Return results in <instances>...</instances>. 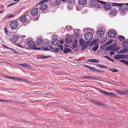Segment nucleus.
<instances>
[{"label":"nucleus","instance_id":"obj_20","mask_svg":"<svg viewBox=\"0 0 128 128\" xmlns=\"http://www.w3.org/2000/svg\"><path fill=\"white\" fill-rule=\"evenodd\" d=\"M88 62H99V60L95 59H90L87 60Z\"/></svg>","mask_w":128,"mask_h":128},{"label":"nucleus","instance_id":"obj_31","mask_svg":"<svg viewBox=\"0 0 128 128\" xmlns=\"http://www.w3.org/2000/svg\"><path fill=\"white\" fill-rule=\"evenodd\" d=\"M110 70L114 72H117L118 71V70L116 68H108Z\"/></svg>","mask_w":128,"mask_h":128},{"label":"nucleus","instance_id":"obj_41","mask_svg":"<svg viewBox=\"0 0 128 128\" xmlns=\"http://www.w3.org/2000/svg\"><path fill=\"white\" fill-rule=\"evenodd\" d=\"M8 49L10 50L11 51H13V52L15 53H18V52L16 50L12 48H8Z\"/></svg>","mask_w":128,"mask_h":128},{"label":"nucleus","instance_id":"obj_38","mask_svg":"<svg viewBox=\"0 0 128 128\" xmlns=\"http://www.w3.org/2000/svg\"><path fill=\"white\" fill-rule=\"evenodd\" d=\"M94 103L97 104L99 106L102 105V104L100 102L94 101Z\"/></svg>","mask_w":128,"mask_h":128},{"label":"nucleus","instance_id":"obj_49","mask_svg":"<svg viewBox=\"0 0 128 128\" xmlns=\"http://www.w3.org/2000/svg\"><path fill=\"white\" fill-rule=\"evenodd\" d=\"M21 78H18V77H14V79L17 80H21Z\"/></svg>","mask_w":128,"mask_h":128},{"label":"nucleus","instance_id":"obj_57","mask_svg":"<svg viewBox=\"0 0 128 128\" xmlns=\"http://www.w3.org/2000/svg\"><path fill=\"white\" fill-rule=\"evenodd\" d=\"M64 42V41L63 40H61L60 41V44H63Z\"/></svg>","mask_w":128,"mask_h":128},{"label":"nucleus","instance_id":"obj_26","mask_svg":"<svg viewBox=\"0 0 128 128\" xmlns=\"http://www.w3.org/2000/svg\"><path fill=\"white\" fill-rule=\"evenodd\" d=\"M82 78H89L92 79H95L94 77L90 76H82Z\"/></svg>","mask_w":128,"mask_h":128},{"label":"nucleus","instance_id":"obj_61","mask_svg":"<svg viewBox=\"0 0 128 128\" xmlns=\"http://www.w3.org/2000/svg\"><path fill=\"white\" fill-rule=\"evenodd\" d=\"M90 70H94L95 71H96V69L94 67H91V69H90Z\"/></svg>","mask_w":128,"mask_h":128},{"label":"nucleus","instance_id":"obj_10","mask_svg":"<svg viewBox=\"0 0 128 128\" xmlns=\"http://www.w3.org/2000/svg\"><path fill=\"white\" fill-rule=\"evenodd\" d=\"M110 9L111 12L110 13V14L112 15H115L116 13L117 12L115 6H113L112 5V6Z\"/></svg>","mask_w":128,"mask_h":128},{"label":"nucleus","instance_id":"obj_46","mask_svg":"<svg viewBox=\"0 0 128 128\" xmlns=\"http://www.w3.org/2000/svg\"><path fill=\"white\" fill-rule=\"evenodd\" d=\"M72 40H71V41H69L68 40V38H66L65 42L67 43H70V42H72Z\"/></svg>","mask_w":128,"mask_h":128},{"label":"nucleus","instance_id":"obj_14","mask_svg":"<svg viewBox=\"0 0 128 128\" xmlns=\"http://www.w3.org/2000/svg\"><path fill=\"white\" fill-rule=\"evenodd\" d=\"M97 0H89V4L95 6L96 4V2H98V1H97Z\"/></svg>","mask_w":128,"mask_h":128},{"label":"nucleus","instance_id":"obj_9","mask_svg":"<svg viewBox=\"0 0 128 128\" xmlns=\"http://www.w3.org/2000/svg\"><path fill=\"white\" fill-rule=\"evenodd\" d=\"M41 4V5L39 6V8L41 10L43 11L46 10L48 7V5L47 4L44 3L43 4V3Z\"/></svg>","mask_w":128,"mask_h":128},{"label":"nucleus","instance_id":"obj_4","mask_svg":"<svg viewBox=\"0 0 128 128\" xmlns=\"http://www.w3.org/2000/svg\"><path fill=\"white\" fill-rule=\"evenodd\" d=\"M97 1H98L102 5H104V8L106 10H110L112 7L110 4H106L105 2L99 0H97Z\"/></svg>","mask_w":128,"mask_h":128},{"label":"nucleus","instance_id":"obj_52","mask_svg":"<svg viewBox=\"0 0 128 128\" xmlns=\"http://www.w3.org/2000/svg\"><path fill=\"white\" fill-rule=\"evenodd\" d=\"M21 81H27V79L26 78H21Z\"/></svg>","mask_w":128,"mask_h":128},{"label":"nucleus","instance_id":"obj_56","mask_svg":"<svg viewBox=\"0 0 128 128\" xmlns=\"http://www.w3.org/2000/svg\"><path fill=\"white\" fill-rule=\"evenodd\" d=\"M16 4V3H12L8 5V7L10 6H12V5H14L15 4Z\"/></svg>","mask_w":128,"mask_h":128},{"label":"nucleus","instance_id":"obj_27","mask_svg":"<svg viewBox=\"0 0 128 128\" xmlns=\"http://www.w3.org/2000/svg\"><path fill=\"white\" fill-rule=\"evenodd\" d=\"M114 58L116 59H119L120 58V54H116L114 56Z\"/></svg>","mask_w":128,"mask_h":128},{"label":"nucleus","instance_id":"obj_2","mask_svg":"<svg viewBox=\"0 0 128 128\" xmlns=\"http://www.w3.org/2000/svg\"><path fill=\"white\" fill-rule=\"evenodd\" d=\"M27 44L28 46V48L30 50H39L40 48H36V44L34 43V42L31 40H28L27 42Z\"/></svg>","mask_w":128,"mask_h":128},{"label":"nucleus","instance_id":"obj_12","mask_svg":"<svg viewBox=\"0 0 128 128\" xmlns=\"http://www.w3.org/2000/svg\"><path fill=\"white\" fill-rule=\"evenodd\" d=\"M43 43V40L41 38L38 39L36 42V43L37 46H41Z\"/></svg>","mask_w":128,"mask_h":128},{"label":"nucleus","instance_id":"obj_34","mask_svg":"<svg viewBox=\"0 0 128 128\" xmlns=\"http://www.w3.org/2000/svg\"><path fill=\"white\" fill-rule=\"evenodd\" d=\"M80 34L78 33H75L74 34V37L76 38L79 36Z\"/></svg>","mask_w":128,"mask_h":128},{"label":"nucleus","instance_id":"obj_32","mask_svg":"<svg viewBox=\"0 0 128 128\" xmlns=\"http://www.w3.org/2000/svg\"><path fill=\"white\" fill-rule=\"evenodd\" d=\"M85 43L84 40H83L81 38L80 40V45H83Z\"/></svg>","mask_w":128,"mask_h":128},{"label":"nucleus","instance_id":"obj_54","mask_svg":"<svg viewBox=\"0 0 128 128\" xmlns=\"http://www.w3.org/2000/svg\"><path fill=\"white\" fill-rule=\"evenodd\" d=\"M115 54L114 53V52H113L112 51H111L110 52V55H112V54Z\"/></svg>","mask_w":128,"mask_h":128},{"label":"nucleus","instance_id":"obj_22","mask_svg":"<svg viewBox=\"0 0 128 128\" xmlns=\"http://www.w3.org/2000/svg\"><path fill=\"white\" fill-rule=\"evenodd\" d=\"M122 45L124 48H128V41H124L122 43Z\"/></svg>","mask_w":128,"mask_h":128},{"label":"nucleus","instance_id":"obj_36","mask_svg":"<svg viewBox=\"0 0 128 128\" xmlns=\"http://www.w3.org/2000/svg\"><path fill=\"white\" fill-rule=\"evenodd\" d=\"M55 38H54V37H52V40H51V42L52 44H55L56 40H55Z\"/></svg>","mask_w":128,"mask_h":128},{"label":"nucleus","instance_id":"obj_37","mask_svg":"<svg viewBox=\"0 0 128 128\" xmlns=\"http://www.w3.org/2000/svg\"><path fill=\"white\" fill-rule=\"evenodd\" d=\"M113 41L112 40H110L108 42H107L105 44L106 45H108L110 43H111Z\"/></svg>","mask_w":128,"mask_h":128},{"label":"nucleus","instance_id":"obj_55","mask_svg":"<svg viewBox=\"0 0 128 128\" xmlns=\"http://www.w3.org/2000/svg\"><path fill=\"white\" fill-rule=\"evenodd\" d=\"M85 66L87 68H88L90 69V70L91 67L88 66V65H85Z\"/></svg>","mask_w":128,"mask_h":128},{"label":"nucleus","instance_id":"obj_63","mask_svg":"<svg viewBox=\"0 0 128 128\" xmlns=\"http://www.w3.org/2000/svg\"><path fill=\"white\" fill-rule=\"evenodd\" d=\"M4 30H5V32L6 34H7L8 32V30L6 29V28H4Z\"/></svg>","mask_w":128,"mask_h":128},{"label":"nucleus","instance_id":"obj_40","mask_svg":"<svg viewBox=\"0 0 128 128\" xmlns=\"http://www.w3.org/2000/svg\"><path fill=\"white\" fill-rule=\"evenodd\" d=\"M116 93L119 94H123L122 92H123V91H121L120 90H117L116 92Z\"/></svg>","mask_w":128,"mask_h":128},{"label":"nucleus","instance_id":"obj_19","mask_svg":"<svg viewBox=\"0 0 128 128\" xmlns=\"http://www.w3.org/2000/svg\"><path fill=\"white\" fill-rule=\"evenodd\" d=\"M78 2L80 4L84 5L86 4V0H79Z\"/></svg>","mask_w":128,"mask_h":128},{"label":"nucleus","instance_id":"obj_25","mask_svg":"<svg viewBox=\"0 0 128 128\" xmlns=\"http://www.w3.org/2000/svg\"><path fill=\"white\" fill-rule=\"evenodd\" d=\"M60 0H56L53 2L54 4L55 5H59L60 4Z\"/></svg>","mask_w":128,"mask_h":128},{"label":"nucleus","instance_id":"obj_13","mask_svg":"<svg viewBox=\"0 0 128 128\" xmlns=\"http://www.w3.org/2000/svg\"><path fill=\"white\" fill-rule=\"evenodd\" d=\"M38 13V10L37 8L33 9L31 11V14L33 16L36 15Z\"/></svg>","mask_w":128,"mask_h":128},{"label":"nucleus","instance_id":"obj_16","mask_svg":"<svg viewBox=\"0 0 128 128\" xmlns=\"http://www.w3.org/2000/svg\"><path fill=\"white\" fill-rule=\"evenodd\" d=\"M78 44V40L75 39L74 40V42L72 43V46L73 48H75L76 47Z\"/></svg>","mask_w":128,"mask_h":128},{"label":"nucleus","instance_id":"obj_58","mask_svg":"<svg viewBox=\"0 0 128 128\" xmlns=\"http://www.w3.org/2000/svg\"><path fill=\"white\" fill-rule=\"evenodd\" d=\"M1 100L0 101H3L5 102H7V100H4L2 99H0Z\"/></svg>","mask_w":128,"mask_h":128},{"label":"nucleus","instance_id":"obj_21","mask_svg":"<svg viewBox=\"0 0 128 128\" xmlns=\"http://www.w3.org/2000/svg\"><path fill=\"white\" fill-rule=\"evenodd\" d=\"M118 40L121 42H123L125 40V38L122 36H120L118 37Z\"/></svg>","mask_w":128,"mask_h":128},{"label":"nucleus","instance_id":"obj_62","mask_svg":"<svg viewBox=\"0 0 128 128\" xmlns=\"http://www.w3.org/2000/svg\"><path fill=\"white\" fill-rule=\"evenodd\" d=\"M2 46H3L5 48H8L7 47H6V45L5 44H2Z\"/></svg>","mask_w":128,"mask_h":128},{"label":"nucleus","instance_id":"obj_6","mask_svg":"<svg viewBox=\"0 0 128 128\" xmlns=\"http://www.w3.org/2000/svg\"><path fill=\"white\" fill-rule=\"evenodd\" d=\"M18 24L17 21H12L10 24V27L13 29H16L18 26Z\"/></svg>","mask_w":128,"mask_h":128},{"label":"nucleus","instance_id":"obj_35","mask_svg":"<svg viewBox=\"0 0 128 128\" xmlns=\"http://www.w3.org/2000/svg\"><path fill=\"white\" fill-rule=\"evenodd\" d=\"M55 40H56V41L55 42V44H54V45H55L58 44L59 42V40L56 38H55Z\"/></svg>","mask_w":128,"mask_h":128},{"label":"nucleus","instance_id":"obj_24","mask_svg":"<svg viewBox=\"0 0 128 128\" xmlns=\"http://www.w3.org/2000/svg\"><path fill=\"white\" fill-rule=\"evenodd\" d=\"M71 51V50L70 49L65 48H64L63 50V52L64 53H66L68 52H70Z\"/></svg>","mask_w":128,"mask_h":128},{"label":"nucleus","instance_id":"obj_50","mask_svg":"<svg viewBox=\"0 0 128 128\" xmlns=\"http://www.w3.org/2000/svg\"><path fill=\"white\" fill-rule=\"evenodd\" d=\"M126 93H128V90H124L123 91V92H122V94H125Z\"/></svg>","mask_w":128,"mask_h":128},{"label":"nucleus","instance_id":"obj_59","mask_svg":"<svg viewBox=\"0 0 128 128\" xmlns=\"http://www.w3.org/2000/svg\"><path fill=\"white\" fill-rule=\"evenodd\" d=\"M44 50L45 51H48L49 50L47 48H44Z\"/></svg>","mask_w":128,"mask_h":128},{"label":"nucleus","instance_id":"obj_29","mask_svg":"<svg viewBox=\"0 0 128 128\" xmlns=\"http://www.w3.org/2000/svg\"><path fill=\"white\" fill-rule=\"evenodd\" d=\"M20 65L24 67H28V68L30 67V66L29 65H28L27 64H20Z\"/></svg>","mask_w":128,"mask_h":128},{"label":"nucleus","instance_id":"obj_44","mask_svg":"<svg viewBox=\"0 0 128 128\" xmlns=\"http://www.w3.org/2000/svg\"><path fill=\"white\" fill-rule=\"evenodd\" d=\"M4 76L6 78H10L11 79H14V77H12L8 76Z\"/></svg>","mask_w":128,"mask_h":128},{"label":"nucleus","instance_id":"obj_39","mask_svg":"<svg viewBox=\"0 0 128 128\" xmlns=\"http://www.w3.org/2000/svg\"><path fill=\"white\" fill-rule=\"evenodd\" d=\"M58 47L60 48V49L61 50H62L63 48V46L62 45H59L58 46Z\"/></svg>","mask_w":128,"mask_h":128},{"label":"nucleus","instance_id":"obj_28","mask_svg":"<svg viewBox=\"0 0 128 128\" xmlns=\"http://www.w3.org/2000/svg\"><path fill=\"white\" fill-rule=\"evenodd\" d=\"M98 48V45H96L94 47H93L92 49L94 51H96Z\"/></svg>","mask_w":128,"mask_h":128},{"label":"nucleus","instance_id":"obj_5","mask_svg":"<svg viewBox=\"0 0 128 128\" xmlns=\"http://www.w3.org/2000/svg\"><path fill=\"white\" fill-rule=\"evenodd\" d=\"M116 33L114 30H111L108 32V34L110 37L114 38L116 37Z\"/></svg>","mask_w":128,"mask_h":128},{"label":"nucleus","instance_id":"obj_1","mask_svg":"<svg viewBox=\"0 0 128 128\" xmlns=\"http://www.w3.org/2000/svg\"><path fill=\"white\" fill-rule=\"evenodd\" d=\"M113 6H117L120 7L119 8V12L122 15L125 14L127 11H128V3H113L112 4Z\"/></svg>","mask_w":128,"mask_h":128},{"label":"nucleus","instance_id":"obj_60","mask_svg":"<svg viewBox=\"0 0 128 128\" xmlns=\"http://www.w3.org/2000/svg\"><path fill=\"white\" fill-rule=\"evenodd\" d=\"M110 61H111L112 62H114V61L112 58H109V59H108Z\"/></svg>","mask_w":128,"mask_h":128},{"label":"nucleus","instance_id":"obj_15","mask_svg":"<svg viewBox=\"0 0 128 128\" xmlns=\"http://www.w3.org/2000/svg\"><path fill=\"white\" fill-rule=\"evenodd\" d=\"M97 34L98 36L102 37L104 36V33L103 31L102 30H100L97 32Z\"/></svg>","mask_w":128,"mask_h":128},{"label":"nucleus","instance_id":"obj_17","mask_svg":"<svg viewBox=\"0 0 128 128\" xmlns=\"http://www.w3.org/2000/svg\"><path fill=\"white\" fill-rule=\"evenodd\" d=\"M26 16V15H25L22 16L20 18V20L22 22H26L27 19Z\"/></svg>","mask_w":128,"mask_h":128},{"label":"nucleus","instance_id":"obj_33","mask_svg":"<svg viewBox=\"0 0 128 128\" xmlns=\"http://www.w3.org/2000/svg\"><path fill=\"white\" fill-rule=\"evenodd\" d=\"M96 65L97 66L101 68H108L107 66H104L102 65L97 64H96Z\"/></svg>","mask_w":128,"mask_h":128},{"label":"nucleus","instance_id":"obj_53","mask_svg":"<svg viewBox=\"0 0 128 128\" xmlns=\"http://www.w3.org/2000/svg\"><path fill=\"white\" fill-rule=\"evenodd\" d=\"M14 16V15L12 14H10V15L9 16H8V17L9 18H11L12 17H13Z\"/></svg>","mask_w":128,"mask_h":128},{"label":"nucleus","instance_id":"obj_7","mask_svg":"<svg viewBox=\"0 0 128 128\" xmlns=\"http://www.w3.org/2000/svg\"><path fill=\"white\" fill-rule=\"evenodd\" d=\"M99 91L104 96H114L115 94L112 93H109L104 91L100 90Z\"/></svg>","mask_w":128,"mask_h":128},{"label":"nucleus","instance_id":"obj_43","mask_svg":"<svg viewBox=\"0 0 128 128\" xmlns=\"http://www.w3.org/2000/svg\"><path fill=\"white\" fill-rule=\"evenodd\" d=\"M75 0H68V2L70 3V4L73 3Z\"/></svg>","mask_w":128,"mask_h":128},{"label":"nucleus","instance_id":"obj_51","mask_svg":"<svg viewBox=\"0 0 128 128\" xmlns=\"http://www.w3.org/2000/svg\"><path fill=\"white\" fill-rule=\"evenodd\" d=\"M59 50V49L58 48H55V52L58 53V51Z\"/></svg>","mask_w":128,"mask_h":128},{"label":"nucleus","instance_id":"obj_48","mask_svg":"<svg viewBox=\"0 0 128 128\" xmlns=\"http://www.w3.org/2000/svg\"><path fill=\"white\" fill-rule=\"evenodd\" d=\"M88 47V46L86 44H85L84 46H83L82 48V50H84L86 49Z\"/></svg>","mask_w":128,"mask_h":128},{"label":"nucleus","instance_id":"obj_8","mask_svg":"<svg viewBox=\"0 0 128 128\" xmlns=\"http://www.w3.org/2000/svg\"><path fill=\"white\" fill-rule=\"evenodd\" d=\"M93 35L92 33L89 32L86 34L85 36V38L87 40H89L92 38Z\"/></svg>","mask_w":128,"mask_h":128},{"label":"nucleus","instance_id":"obj_47","mask_svg":"<svg viewBox=\"0 0 128 128\" xmlns=\"http://www.w3.org/2000/svg\"><path fill=\"white\" fill-rule=\"evenodd\" d=\"M50 48L52 51L53 52H55V48L54 47H50Z\"/></svg>","mask_w":128,"mask_h":128},{"label":"nucleus","instance_id":"obj_11","mask_svg":"<svg viewBox=\"0 0 128 128\" xmlns=\"http://www.w3.org/2000/svg\"><path fill=\"white\" fill-rule=\"evenodd\" d=\"M18 36L16 34H14L11 37V40L14 42L18 40Z\"/></svg>","mask_w":128,"mask_h":128},{"label":"nucleus","instance_id":"obj_30","mask_svg":"<svg viewBox=\"0 0 128 128\" xmlns=\"http://www.w3.org/2000/svg\"><path fill=\"white\" fill-rule=\"evenodd\" d=\"M120 61V62L124 63L126 64H128V60H121Z\"/></svg>","mask_w":128,"mask_h":128},{"label":"nucleus","instance_id":"obj_23","mask_svg":"<svg viewBox=\"0 0 128 128\" xmlns=\"http://www.w3.org/2000/svg\"><path fill=\"white\" fill-rule=\"evenodd\" d=\"M102 4L100 3V4H96V5H95V6H94V7L96 8V9L97 8H102V7L103 6L101 4Z\"/></svg>","mask_w":128,"mask_h":128},{"label":"nucleus","instance_id":"obj_45","mask_svg":"<svg viewBox=\"0 0 128 128\" xmlns=\"http://www.w3.org/2000/svg\"><path fill=\"white\" fill-rule=\"evenodd\" d=\"M48 57H49V56H44V55H42V56H40V58L42 59H43L46 58H48Z\"/></svg>","mask_w":128,"mask_h":128},{"label":"nucleus","instance_id":"obj_64","mask_svg":"<svg viewBox=\"0 0 128 128\" xmlns=\"http://www.w3.org/2000/svg\"><path fill=\"white\" fill-rule=\"evenodd\" d=\"M96 71H97V72H103V71L101 70H96Z\"/></svg>","mask_w":128,"mask_h":128},{"label":"nucleus","instance_id":"obj_3","mask_svg":"<svg viewBox=\"0 0 128 128\" xmlns=\"http://www.w3.org/2000/svg\"><path fill=\"white\" fill-rule=\"evenodd\" d=\"M120 49V48L117 46V44H116L113 43L106 48L105 50L106 51H107L108 50H114L116 51L119 50Z\"/></svg>","mask_w":128,"mask_h":128},{"label":"nucleus","instance_id":"obj_18","mask_svg":"<svg viewBox=\"0 0 128 128\" xmlns=\"http://www.w3.org/2000/svg\"><path fill=\"white\" fill-rule=\"evenodd\" d=\"M119 53H123L126 52H128V49L127 48H124L122 50L118 51Z\"/></svg>","mask_w":128,"mask_h":128},{"label":"nucleus","instance_id":"obj_42","mask_svg":"<svg viewBox=\"0 0 128 128\" xmlns=\"http://www.w3.org/2000/svg\"><path fill=\"white\" fill-rule=\"evenodd\" d=\"M120 58L123 59L126 56V55L123 54H120Z\"/></svg>","mask_w":128,"mask_h":128}]
</instances>
